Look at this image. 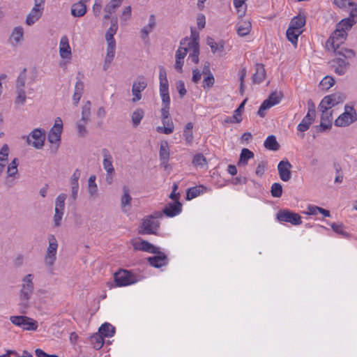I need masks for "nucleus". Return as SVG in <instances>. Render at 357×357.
<instances>
[{"instance_id":"nucleus-46","label":"nucleus","mask_w":357,"mask_h":357,"mask_svg":"<svg viewBox=\"0 0 357 357\" xmlns=\"http://www.w3.org/2000/svg\"><path fill=\"white\" fill-rule=\"evenodd\" d=\"M67 195L65 193H61L55 199V210L63 211L65 209V201Z\"/></svg>"},{"instance_id":"nucleus-57","label":"nucleus","mask_w":357,"mask_h":357,"mask_svg":"<svg viewBox=\"0 0 357 357\" xmlns=\"http://www.w3.org/2000/svg\"><path fill=\"white\" fill-rule=\"evenodd\" d=\"M120 3L117 2L116 0H111L105 7V11L109 14H112L115 10L119 7Z\"/></svg>"},{"instance_id":"nucleus-49","label":"nucleus","mask_w":357,"mask_h":357,"mask_svg":"<svg viewBox=\"0 0 357 357\" xmlns=\"http://www.w3.org/2000/svg\"><path fill=\"white\" fill-rule=\"evenodd\" d=\"M335 84V79L331 76H326L319 83L323 90H328Z\"/></svg>"},{"instance_id":"nucleus-7","label":"nucleus","mask_w":357,"mask_h":357,"mask_svg":"<svg viewBox=\"0 0 357 357\" xmlns=\"http://www.w3.org/2000/svg\"><path fill=\"white\" fill-rule=\"evenodd\" d=\"M49 245L47 247L45 256V264L47 266H52L56 259V252L58 248V242L53 234L48 236Z\"/></svg>"},{"instance_id":"nucleus-2","label":"nucleus","mask_w":357,"mask_h":357,"mask_svg":"<svg viewBox=\"0 0 357 357\" xmlns=\"http://www.w3.org/2000/svg\"><path fill=\"white\" fill-rule=\"evenodd\" d=\"M347 36V33H346L344 31H342L336 28L328 39L326 47L328 50H333L335 56H342L346 59H352L355 57L356 53L353 50L344 47L340 49V45L344 43Z\"/></svg>"},{"instance_id":"nucleus-24","label":"nucleus","mask_w":357,"mask_h":357,"mask_svg":"<svg viewBox=\"0 0 357 357\" xmlns=\"http://www.w3.org/2000/svg\"><path fill=\"white\" fill-rule=\"evenodd\" d=\"M135 250H142L149 253H157L158 252V248L155 247L153 244L150 243L147 241L140 240L139 242H135L133 244Z\"/></svg>"},{"instance_id":"nucleus-29","label":"nucleus","mask_w":357,"mask_h":357,"mask_svg":"<svg viewBox=\"0 0 357 357\" xmlns=\"http://www.w3.org/2000/svg\"><path fill=\"white\" fill-rule=\"evenodd\" d=\"M118 30L117 18L113 17L111 20V26L107 29L105 34V39L107 43H116L114 36Z\"/></svg>"},{"instance_id":"nucleus-26","label":"nucleus","mask_w":357,"mask_h":357,"mask_svg":"<svg viewBox=\"0 0 357 357\" xmlns=\"http://www.w3.org/2000/svg\"><path fill=\"white\" fill-rule=\"evenodd\" d=\"M123 195L121 198V206L123 212L126 213L130 209L132 197L129 193V189L127 186L123 187Z\"/></svg>"},{"instance_id":"nucleus-40","label":"nucleus","mask_w":357,"mask_h":357,"mask_svg":"<svg viewBox=\"0 0 357 357\" xmlns=\"http://www.w3.org/2000/svg\"><path fill=\"white\" fill-rule=\"evenodd\" d=\"M144 116V112L142 109L138 108L135 109L131 116L132 126L136 128L141 123L142 119Z\"/></svg>"},{"instance_id":"nucleus-34","label":"nucleus","mask_w":357,"mask_h":357,"mask_svg":"<svg viewBox=\"0 0 357 357\" xmlns=\"http://www.w3.org/2000/svg\"><path fill=\"white\" fill-rule=\"evenodd\" d=\"M86 13V4L83 2L79 1L74 3L71 8V14L74 17H82Z\"/></svg>"},{"instance_id":"nucleus-38","label":"nucleus","mask_w":357,"mask_h":357,"mask_svg":"<svg viewBox=\"0 0 357 357\" xmlns=\"http://www.w3.org/2000/svg\"><path fill=\"white\" fill-rule=\"evenodd\" d=\"M254 158V153L249 149L244 148L240 154V158L238 165H246L249 159Z\"/></svg>"},{"instance_id":"nucleus-3","label":"nucleus","mask_w":357,"mask_h":357,"mask_svg":"<svg viewBox=\"0 0 357 357\" xmlns=\"http://www.w3.org/2000/svg\"><path fill=\"white\" fill-rule=\"evenodd\" d=\"M162 217V213L155 211L153 214L146 215L142 219L139 227V234H156L160 227L159 218Z\"/></svg>"},{"instance_id":"nucleus-39","label":"nucleus","mask_w":357,"mask_h":357,"mask_svg":"<svg viewBox=\"0 0 357 357\" xmlns=\"http://www.w3.org/2000/svg\"><path fill=\"white\" fill-rule=\"evenodd\" d=\"M114 327L109 323L103 324L99 328L100 334L102 336L105 337H112L114 335Z\"/></svg>"},{"instance_id":"nucleus-17","label":"nucleus","mask_w":357,"mask_h":357,"mask_svg":"<svg viewBox=\"0 0 357 357\" xmlns=\"http://www.w3.org/2000/svg\"><path fill=\"white\" fill-rule=\"evenodd\" d=\"M147 86V83L144 77H139L137 81L134 82L132 87V93L134 96L133 102L139 101L142 98L141 92Z\"/></svg>"},{"instance_id":"nucleus-16","label":"nucleus","mask_w":357,"mask_h":357,"mask_svg":"<svg viewBox=\"0 0 357 357\" xmlns=\"http://www.w3.org/2000/svg\"><path fill=\"white\" fill-rule=\"evenodd\" d=\"M321 112V123L316 127L318 132L328 130L332 127V111L320 110Z\"/></svg>"},{"instance_id":"nucleus-43","label":"nucleus","mask_w":357,"mask_h":357,"mask_svg":"<svg viewBox=\"0 0 357 357\" xmlns=\"http://www.w3.org/2000/svg\"><path fill=\"white\" fill-rule=\"evenodd\" d=\"M17 166L18 160L17 158H14L11 162L8 164L7 167V175L8 177H16L18 174Z\"/></svg>"},{"instance_id":"nucleus-50","label":"nucleus","mask_w":357,"mask_h":357,"mask_svg":"<svg viewBox=\"0 0 357 357\" xmlns=\"http://www.w3.org/2000/svg\"><path fill=\"white\" fill-rule=\"evenodd\" d=\"M91 342L93 344V347L96 349H100L104 344V340L100 334H95L91 336Z\"/></svg>"},{"instance_id":"nucleus-47","label":"nucleus","mask_w":357,"mask_h":357,"mask_svg":"<svg viewBox=\"0 0 357 357\" xmlns=\"http://www.w3.org/2000/svg\"><path fill=\"white\" fill-rule=\"evenodd\" d=\"M328 97H329L330 100H331L332 105L334 106L343 102L346 98L345 95L341 92L335 93L333 94L328 96Z\"/></svg>"},{"instance_id":"nucleus-42","label":"nucleus","mask_w":357,"mask_h":357,"mask_svg":"<svg viewBox=\"0 0 357 357\" xmlns=\"http://www.w3.org/2000/svg\"><path fill=\"white\" fill-rule=\"evenodd\" d=\"M302 32L303 31H296L288 28L286 32L287 38L295 47H296L298 38Z\"/></svg>"},{"instance_id":"nucleus-25","label":"nucleus","mask_w":357,"mask_h":357,"mask_svg":"<svg viewBox=\"0 0 357 357\" xmlns=\"http://www.w3.org/2000/svg\"><path fill=\"white\" fill-rule=\"evenodd\" d=\"M44 8H40L33 6L30 13L26 16V23L29 26L33 25L36 22H37L41 17L43 14V10Z\"/></svg>"},{"instance_id":"nucleus-64","label":"nucleus","mask_w":357,"mask_h":357,"mask_svg":"<svg viewBox=\"0 0 357 357\" xmlns=\"http://www.w3.org/2000/svg\"><path fill=\"white\" fill-rule=\"evenodd\" d=\"M266 165H267L266 162H264V161L260 162L257 167L255 174L259 176H261L265 172V170L266 169Z\"/></svg>"},{"instance_id":"nucleus-19","label":"nucleus","mask_w":357,"mask_h":357,"mask_svg":"<svg viewBox=\"0 0 357 357\" xmlns=\"http://www.w3.org/2000/svg\"><path fill=\"white\" fill-rule=\"evenodd\" d=\"M24 31L22 26H15L10 36L9 41L13 46H17L24 40Z\"/></svg>"},{"instance_id":"nucleus-11","label":"nucleus","mask_w":357,"mask_h":357,"mask_svg":"<svg viewBox=\"0 0 357 357\" xmlns=\"http://www.w3.org/2000/svg\"><path fill=\"white\" fill-rule=\"evenodd\" d=\"M45 139V131L40 128H36L31 132L26 138L28 144L33 146L37 149H40L44 146Z\"/></svg>"},{"instance_id":"nucleus-33","label":"nucleus","mask_w":357,"mask_h":357,"mask_svg":"<svg viewBox=\"0 0 357 357\" xmlns=\"http://www.w3.org/2000/svg\"><path fill=\"white\" fill-rule=\"evenodd\" d=\"M159 156L162 164L167 163L169 158V149L167 141H162L160 143Z\"/></svg>"},{"instance_id":"nucleus-1","label":"nucleus","mask_w":357,"mask_h":357,"mask_svg":"<svg viewBox=\"0 0 357 357\" xmlns=\"http://www.w3.org/2000/svg\"><path fill=\"white\" fill-rule=\"evenodd\" d=\"M34 275L29 273L24 275L21 280L19 291V311L21 314H26L31 307V299L34 291Z\"/></svg>"},{"instance_id":"nucleus-8","label":"nucleus","mask_w":357,"mask_h":357,"mask_svg":"<svg viewBox=\"0 0 357 357\" xmlns=\"http://www.w3.org/2000/svg\"><path fill=\"white\" fill-rule=\"evenodd\" d=\"M344 110V112L340 114L335 121V125L336 126L344 127L357 120V114L353 107L346 105Z\"/></svg>"},{"instance_id":"nucleus-63","label":"nucleus","mask_w":357,"mask_h":357,"mask_svg":"<svg viewBox=\"0 0 357 357\" xmlns=\"http://www.w3.org/2000/svg\"><path fill=\"white\" fill-rule=\"evenodd\" d=\"M80 175H81L80 171L77 169L74 172V173L73 174V175L71 176V178H70L71 186H75V185L79 186L78 180L80 177Z\"/></svg>"},{"instance_id":"nucleus-58","label":"nucleus","mask_w":357,"mask_h":357,"mask_svg":"<svg viewBox=\"0 0 357 357\" xmlns=\"http://www.w3.org/2000/svg\"><path fill=\"white\" fill-rule=\"evenodd\" d=\"M64 211L55 210L54 209V215L53 218L54 226L55 227H58L61 225V220L63 215Z\"/></svg>"},{"instance_id":"nucleus-13","label":"nucleus","mask_w":357,"mask_h":357,"mask_svg":"<svg viewBox=\"0 0 357 357\" xmlns=\"http://www.w3.org/2000/svg\"><path fill=\"white\" fill-rule=\"evenodd\" d=\"M282 95L280 93H272L268 99L265 100L261 105L257 114L259 116L264 117L265 116V111L271 107L278 104L281 100Z\"/></svg>"},{"instance_id":"nucleus-54","label":"nucleus","mask_w":357,"mask_h":357,"mask_svg":"<svg viewBox=\"0 0 357 357\" xmlns=\"http://www.w3.org/2000/svg\"><path fill=\"white\" fill-rule=\"evenodd\" d=\"M333 107H334V105H332V102L330 100V98L328 97V96L322 99L319 105L320 110L325 111H331L330 109H331Z\"/></svg>"},{"instance_id":"nucleus-30","label":"nucleus","mask_w":357,"mask_h":357,"mask_svg":"<svg viewBox=\"0 0 357 357\" xmlns=\"http://www.w3.org/2000/svg\"><path fill=\"white\" fill-rule=\"evenodd\" d=\"M116 43H107V54L105 59L104 70H107L115 54Z\"/></svg>"},{"instance_id":"nucleus-48","label":"nucleus","mask_w":357,"mask_h":357,"mask_svg":"<svg viewBox=\"0 0 357 357\" xmlns=\"http://www.w3.org/2000/svg\"><path fill=\"white\" fill-rule=\"evenodd\" d=\"M331 227L335 233L344 238L349 237V234L344 230V227L342 224L332 223Z\"/></svg>"},{"instance_id":"nucleus-37","label":"nucleus","mask_w":357,"mask_h":357,"mask_svg":"<svg viewBox=\"0 0 357 357\" xmlns=\"http://www.w3.org/2000/svg\"><path fill=\"white\" fill-rule=\"evenodd\" d=\"M264 145L266 149L271 151H278L280 149V144L276 140V137L274 135L268 136L265 140Z\"/></svg>"},{"instance_id":"nucleus-18","label":"nucleus","mask_w":357,"mask_h":357,"mask_svg":"<svg viewBox=\"0 0 357 357\" xmlns=\"http://www.w3.org/2000/svg\"><path fill=\"white\" fill-rule=\"evenodd\" d=\"M156 26V22L154 15H151L149 19V23L144 26L140 31V36L145 44L149 43V33L153 31Z\"/></svg>"},{"instance_id":"nucleus-32","label":"nucleus","mask_w":357,"mask_h":357,"mask_svg":"<svg viewBox=\"0 0 357 357\" xmlns=\"http://www.w3.org/2000/svg\"><path fill=\"white\" fill-rule=\"evenodd\" d=\"M62 132V130H59L57 128H52L49 134H48V141L51 144H57L55 146L54 152L55 153L59 148V143L61 141V135Z\"/></svg>"},{"instance_id":"nucleus-44","label":"nucleus","mask_w":357,"mask_h":357,"mask_svg":"<svg viewBox=\"0 0 357 357\" xmlns=\"http://www.w3.org/2000/svg\"><path fill=\"white\" fill-rule=\"evenodd\" d=\"M191 52L189 54L188 59H191L192 62L198 63L199 62V45L197 44L194 46H188Z\"/></svg>"},{"instance_id":"nucleus-35","label":"nucleus","mask_w":357,"mask_h":357,"mask_svg":"<svg viewBox=\"0 0 357 357\" xmlns=\"http://www.w3.org/2000/svg\"><path fill=\"white\" fill-rule=\"evenodd\" d=\"M305 24V18L303 16L298 15L294 17L289 24V28L296 31H303V27Z\"/></svg>"},{"instance_id":"nucleus-41","label":"nucleus","mask_w":357,"mask_h":357,"mask_svg":"<svg viewBox=\"0 0 357 357\" xmlns=\"http://www.w3.org/2000/svg\"><path fill=\"white\" fill-rule=\"evenodd\" d=\"M355 21L354 19L351 18H345L341 20L337 25L336 28L344 31L346 33H347V31H349L352 26L354 24Z\"/></svg>"},{"instance_id":"nucleus-9","label":"nucleus","mask_w":357,"mask_h":357,"mask_svg":"<svg viewBox=\"0 0 357 357\" xmlns=\"http://www.w3.org/2000/svg\"><path fill=\"white\" fill-rule=\"evenodd\" d=\"M160 94L162 98V105H169L170 97L169 95V83L167 78L166 70L163 67L160 68Z\"/></svg>"},{"instance_id":"nucleus-15","label":"nucleus","mask_w":357,"mask_h":357,"mask_svg":"<svg viewBox=\"0 0 357 357\" xmlns=\"http://www.w3.org/2000/svg\"><path fill=\"white\" fill-rule=\"evenodd\" d=\"M292 165L287 159L281 160L278 165L279 176L282 181L287 182L291 178Z\"/></svg>"},{"instance_id":"nucleus-31","label":"nucleus","mask_w":357,"mask_h":357,"mask_svg":"<svg viewBox=\"0 0 357 357\" xmlns=\"http://www.w3.org/2000/svg\"><path fill=\"white\" fill-rule=\"evenodd\" d=\"M256 71L252 75V82L254 84H260L266 77V70L262 64L257 63L256 65Z\"/></svg>"},{"instance_id":"nucleus-14","label":"nucleus","mask_w":357,"mask_h":357,"mask_svg":"<svg viewBox=\"0 0 357 357\" xmlns=\"http://www.w3.org/2000/svg\"><path fill=\"white\" fill-rule=\"evenodd\" d=\"M336 56V58L331 61V67L336 74L343 75L347 71L350 64L345 57L342 56Z\"/></svg>"},{"instance_id":"nucleus-59","label":"nucleus","mask_w":357,"mask_h":357,"mask_svg":"<svg viewBox=\"0 0 357 357\" xmlns=\"http://www.w3.org/2000/svg\"><path fill=\"white\" fill-rule=\"evenodd\" d=\"M9 148L7 144H4L0 150V162H8Z\"/></svg>"},{"instance_id":"nucleus-53","label":"nucleus","mask_w":357,"mask_h":357,"mask_svg":"<svg viewBox=\"0 0 357 357\" xmlns=\"http://www.w3.org/2000/svg\"><path fill=\"white\" fill-rule=\"evenodd\" d=\"M199 32L197 31L195 29H191V34H190V38L188 39L187 42L188 46H194V45L197 44V45H199Z\"/></svg>"},{"instance_id":"nucleus-28","label":"nucleus","mask_w":357,"mask_h":357,"mask_svg":"<svg viewBox=\"0 0 357 357\" xmlns=\"http://www.w3.org/2000/svg\"><path fill=\"white\" fill-rule=\"evenodd\" d=\"M251 30V23L249 20L241 19L236 24L237 33L240 36L248 35Z\"/></svg>"},{"instance_id":"nucleus-6","label":"nucleus","mask_w":357,"mask_h":357,"mask_svg":"<svg viewBox=\"0 0 357 357\" xmlns=\"http://www.w3.org/2000/svg\"><path fill=\"white\" fill-rule=\"evenodd\" d=\"M114 281L117 287H125L136 283L137 277L127 270H120L114 275Z\"/></svg>"},{"instance_id":"nucleus-62","label":"nucleus","mask_w":357,"mask_h":357,"mask_svg":"<svg viewBox=\"0 0 357 357\" xmlns=\"http://www.w3.org/2000/svg\"><path fill=\"white\" fill-rule=\"evenodd\" d=\"M333 3L340 8H346L347 6H354V3L349 0H334Z\"/></svg>"},{"instance_id":"nucleus-22","label":"nucleus","mask_w":357,"mask_h":357,"mask_svg":"<svg viewBox=\"0 0 357 357\" xmlns=\"http://www.w3.org/2000/svg\"><path fill=\"white\" fill-rule=\"evenodd\" d=\"M157 255L153 257H150L147 259L150 265L155 268H160L163 266L167 264V256L162 252L158 250V252L156 253Z\"/></svg>"},{"instance_id":"nucleus-45","label":"nucleus","mask_w":357,"mask_h":357,"mask_svg":"<svg viewBox=\"0 0 357 357\" xmlns=\"http://www.w3.org/2000/svg\"><path fill=\"white\" fill-rule=\"evenodd\" d=\"M98 187L96 183V176L91 175L88 181V192L91 197L96 195Z\"/></svg>"},{"instance_id":"nucleus-5","label":"nucleus","mask_w":357,"mask_h":357,"mask_svg":"<svg viewBox=\"0 0 357 357\" xmlns=\"http://www.w3.org/2000/svg\"><path fill=\"white\" fill-rule=\"evenodd\" d=\"M26 81V69H24L19 75L15 84L16 98L15 103L18 105H24L26 100L25 83Z\"/></svg>"},{"instance_id":"nucleus-20","label":"nucleus","mask_w":357,"mask_h":357,"mask_svg":"<svg viewBox=\"0 0 357 357\" xmlns=\"http://www.w3.org/2000/svg\"><path fill=\"white\" fill-rule=\"evenodd\" d=\"M182 204L178 201L167 204L162 211V214L168 217H174L181 212Z\"/></svg>"},{"instance_id":"nucleus-60","label":"nucleus","mask_w":357,"mask_h":357,"mask_svg":"<svg viewBox=\"0 0 357 357\" xmlns=\"http://www.w3.org/2000/svg\"><path fill=\"white\" fill-rule=\"evenodd\" d=\"M200 194V190L197 187L190 188L187 191V199H192L197 197Z\"/></svg>"},{"instance_id":"nucleus-56","label":"nucleus","mask_w":357,"mask_h":357,"mask_svg":"<svg viewBox=\"0 0 357 357\" xmlns=\"http://www.w3.org/2000/svg\"><path fill=\"white\" fill-rule=\"evenodd\" d=\"M206 43L208 46H210L213 53L216 52L218 50H220V51L224 50L223 44H220V46H218V45L214 41V40L212 38H208Z\"/></svg>"},{"instance_id":"nucleus-51","label":"nucleus","mask_w":357,"mask_h":357,"mask_svg":"<svg viewBox=\"0 0 357 357\" xmlns=\"http://www.w3.org/2000/svg\"><path fill=\"white\" fill-rule=\"evenodd\" d=\"M193 128V124L191 122H189L186 124L185 128L183 131V135L185 138V140L188 143L192 142L193 139V135L192 130Z\"/></svg>"},{"instance_id":"nucleus-27","label":"nucleus","mask_w":357,"mask_h":357,"mask_svg":"<svg viewBox=\"0 0 357 357\" xmlns=\"http://www.w3.org/2000/svg\"><path fill=\"white\" fill-rule=\"evenodd\" d=\"M246 102V99L244 100L239 107L234 110V114L231 116H227L225 119V122L227 123H240L242 121L241 113L244 109V105Z\"/></svg>"},{"instance_id":"nucleus-10","label":"nucleus","mask_w":357,"mask_h":357,"mask_svg":"<svg viewBox=\"0 0 357 357\" xmlns=\"http://www.w3.org/2000/svg\"><path fill=\"white\" fill-rule=\"evenodd\" d=\"M10 321L15 326L22 327L26 331H36L38 323L36 321L26 316H11Z\"/></svg>"},{"instance_id":"nucleus-12","label":"nucleus","mask_w":357,"mask_h":357,"mask_svg":"<svg viewBox=\"0 0 357 357\" xmlns=\"http://www.w3.org/2000/svg\"><path fill=\"white\" fill-rule=\"evenodd\" d=\"M277 219L280 222H289L293 225H299L302 223L301 217L298 213L287 209L279 211L277 213Z\"/></svg>"},{"instance_id":"nucleus-23","label":"nucleus","mask_w":357,"mask_h":357,"mask_svg":"<svg viewBox=\"0 0 357 357\" xmlns=\"http://www.w3.org/2000/svg\"><path fill=\"white\" fill-rule=\"evenodd\" d=\"M102 155L103 157L102 165L107 173L114 174V168L113 167L112 156L107 149L102 150Z\"/></svg>"},{"instance_id":"nucleus-21","label":"nucleus","mask_w":357,"mask_h":357,"mask_svg":"<svg viewBox=\"0 0 357 357\" xmlns=\"http://www.w3.org/2000/svg\"><path fill=\"white\" fill-rule=\"evenodd\" d=\"M59 54L62 59H71V50L67 36H63L59 43Z\"/></svg>"},{"instance_id":"nucleus-52","label":"nucleus","mask_w":357,"mask_h":357,"mask_svg":"<svg viewBox=\"0 0 357 357\" xmlns=\"http://www.w3.org/2000/svg\"><path fill=\"white\" fill-rule=\"evenodd\" d=\"M271 195L273 197H280L282 194V186L279 183H274L271 185Z\"/></svg>"},{"instance_id":"nucleus-61","label":"nucleus","mask_w":357,"mask_h":357,"mask_svg":"<svg viewBox=\"0 0 357 357\" xmlns=\"http://www.w3.org/2000/svg\"><path fill=\"white\" fill-rule=\"evenodd\" d=\"M312 123L303 118L301 122L298 125L297 129L300 132L307 130Z\"/></svg>"},{"instance_id":"nucleus-36","label":"nucleus","mask_w":357,"mask_h":357,"mask_svg":"<svg viewBox=\"0 0 357 357\" xmlns=\"http://www.w3.org/2000/svg\"><path fill=\"white\" fill-rule=\"evenodd\" d=\"M188 39L187 38H183L180 42V47L176 52L175 57L178 59H184L188 50V47H185L187 45Z\"/></svg>"},{"instance_id":"nucleus-55","label":"nucleus","mask_w":357,"mask_h":357,"mask_svg":"<svg viewBox=\"0 0 357 357\" xmlns=\"http://www.w3.org/2000/svg\"><path fill=\"white\" fill-rule=\"evenodd\" d=\"M192 164L195 166L204 167L206 164V158L202 153H197L193 158Z\"/></svg>"},{"instance_id":"nucleus-4","label":"nucleus","mask_w":357,"mask_h":357,"mask_svg":"<svg viewBox=\"0 0 357 357\" xmlns=\"http://www.w3.org/2000/svg\"><path fill=\"white\" fill-rule=\"evenodd\" d=\"M91 101L87 100L82 107V118L76 124L79 137H84L87 134L86 126L91 120Z\"/></svg>"}]
</instances>
